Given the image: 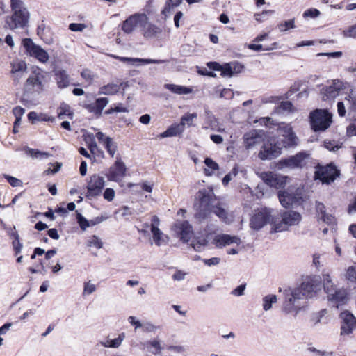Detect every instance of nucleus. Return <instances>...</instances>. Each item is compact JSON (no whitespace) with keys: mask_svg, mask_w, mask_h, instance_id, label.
<instances>
[{"mask_svg":"<svg viewBox=\"0 0 356 356\" xmlns=\"http://www.w3.org/2000/svg\"><path fill=\"white\" fill-rule=\"evenodd\" d=\"M211 211L214 213L220 219L223 221H225L227 219V212L225 209H223L220 204L213 206L211 209Z\"/></svg>","mask_w":356,"mask_h":356,"instance_id":"41","label":"nucleus"},{"mask_svg":"<svg viewBox=\"0 0 356 356\" xmlns=\"http://www.w3.org/2000/svg\"><path fill=\"white\" fill-rule=\"evenodd\" d=\"M50 165L51 166L44 172V174L47 175L54 174L58 172L61 168V163L58 162L54 164L51 163Z\"/></svg>","mask_w":356,"mask_h":356,"instance_id":"50","label":"nucleus"},{"mask_svg":"<svg viewBox=\"0 0 356 356\" xmlns=\"http://www.w3.org/2000/svg\"><path fill=\"white\" fill-rule=\"evenodd\" d=\"M211 209H210V207H208V206H203V207H201L200 205L199 206V208L197 209L195 214V218L196 219H198L199 220H203L206 218H207L211 213Z\"/></svg>","mask_w":356,"mask_h":356,"instance_id":"37","label":"nucleus"},{"mask_svg":"<svg viewBox=\"0 0 356 356\" xmlns=\"http://www.w3.org/2000/svg\"><path fill=\"white\" fill-rule=\"evenodd\" d=\"M58 118L59 119L64 118L65 116H67L70 119L73 118L74 113L70 109V106L63 102L60 106L57 108Z\"/></svg>","mask_w":356,"mask_h":356,"instance_id":"30","label":"nucleus"},{"mask_svg":"<svg viewBox=\"0 0 356 356\" xmlns=\"http://www.w3.org/2000/svg\"><path fill=\"white\" fill-rule=\"evenodd\" d=\"M76 218L80 228L82 230H86L88 227H90L89 220L84 218L81 213H77Z\"/></svg>","mask_w":356,"mask_h":356,"instance_id":"45","label":"nucleus"},{"mask_svg":"<svg viewBox=\"0 0 356 356\" xmlns=\"http://www.w3.org/2000/svg\"><path fill=\"white\" fill-rule=\"evenodd\" d=\"M22 44L26 54L31 57L35 58L42 63H45L49 60V56L48 53L40 46L35 44L32 39L28 38L23 39Z\"/></svg>","mask_w":356,"mask_h":356,"instance_id":"7","label":"nucleus"},{"mask_svg":"<svg viewBox=\"0 0 356 356\" xmlns=\"http://www.w3.org/2000/svg\"><path fill=\"white\" fill-rule=\"evenodd\" d=\"M166 88L172 92L179 95L189 94L192 92V89L191 88L175 84H167Z\"/></svg>","mask_w":356,"mask_h":356,"instance_id":"34","label":"nucleus"},{"mask_svg":"<svg viewBox=\"0 0 356 356\" xmlns=\"http://www.w3.org/2000/svg\"><path fill=\"white\" fill-rule=\"evenodd\" d=\"M213 241L216 247L220 248L232 243L238 244L241 242V240L238 237L236 236H232L226 234L217 235L214 238Z\"/></svg>","mask_w":356,"mask_h":356,"instance_id":"25","label":"nucleus"},{"mask_svg":"<svg viewBox=\"0 0 356 356\" xmlns=\"http://www.w3.org/2000/svg\"><path fill=\"white\" fill-rule=\"evenodd\" d=\"M108 103V99L106 97L97 98L94 103L88 104L85 106V108L92 113H94L96 116H100L102 115L104 108Z\"/></svg>","mask_w":356,"mask_h":356,"instance_id":"24","label":"nucleus"},{"mask_svg":"<svg viewBox=\"0 0 356 356\" xmlns=\"http://www.w3.org/2000/svg\"><path fill=\"white\" fill-rule=\"evenodd\" d=\"M54 76L58 88L64 89L70 85V77L65 70L55 71Z\"/></svg>","mask_w":356,"mask_h":356,"instance_id":"26","label":"nucleus"},{"mask_svg":"<svg viewBox=\"0 0 356 356\" xmlns=\"http://www.w3.org/2000/svg\"><path fill=\"white\" fill-rule=\"evenodd\" d=\"M191 245L195 251L200 252L202 250V248L207 245V241L204 238H195L192 241Z\"/></svg>","mask_w":356,"mask_h":356,"instance_id":"44","label":"nucleus"},{"mask_svg":"<svg viewBox=\"0 0 356 356\" xmlns=\"http://www.w3.org/2000/svg\"><path fill=\"white\" fill-rule=\"evenodd\" d=\"M340 336L350 337L356 329V318L353 313H340Z\"/></svg>","mask_w":356,"mask_h":356,"instance_id":"11","label":"nucleus"},{"mask_svg":"<svg viewBox=\"0 0 356 356\" xmlns=\"http://www.w3.org/2000/svg\"><path fill=\"white\" fill-rule=\"evenodd\" d=\"M143 31V36L145 38H152L161 32V30L157 26L147 22L145 27H142Z\"/></svg>","mask_w":356,"mask_h":356,"instance_id":"27","label":"nucleus"},{"mask_svg":"<svg viewBox=\"0 0 356 356\" xmlns=\"http://www.w3.org/2000/svg\"><path fill=\"white\" fill-rule=\"evenodd\" d=\"M277 196L280 204L286 209L291 207L299 201V198L295 194L289 193L286 191L280 190Z\"/></svg>","mask_w":356,"mask_h":356,"instance_id":"22","label":"nucleus"},{"mask_svg":"<svg viewBox=\"0 0 356 356\" xmlns=\"http://www.w3.org/2000/svg\"><path fill=\"white\" fill-rule=\"evenodd\" d=\"M272 218L271 213L267 208H261L254 211L250 220V227L256 231L270 222Z\"/></svg>","mask_w":356,"mask_h":356,"instance_id":"9","label":"nucleus"},{"mask_svg":"<svg viewBox=\"0 0 356 356\" xmlns=\"http://www.w3.org/2000/svg\"><path fill=\"white\" fill-rule=\"evenodd\" d=\"M96 291V286L92 284L90 281L85 282L83 285V295H89Z\"/></svg>","mask_w":356,"mask_h":356,"instance_id":"47","label":"nucleus"},{"mask_svg":"<svg viewBox=\"0 0 356 356\" xmlns=\"http://www.w3.org/2000/svg\"><path fill=\"white\" fill-rule=\"evenodd\" d=\"M195 118H197V113H187L181 117V123L185 124L186 122L188 125H191L193 120Z\"/></svg>","mask_w":356,"mask_h":356,"instance_id":"51","label":"nucleus"},{"mask_svg":"<svg viewBox=\"0 0 356 356\" xmlns=\"http://www.w3.org/2000/svg\"><path fill=\"white\" fill-rule=\"evenodd\" d=\"M315 169L314 179L327 185L334 182L341 175L340 170L332 162L324 165L318 163L315 166Z\"/></svg>","mask_w":356,"mask_h":356,"instance_id":"4","label":"nucleus"},{"mask_svg":"<svg viewBox=\"0 0 356 356\" xmlns=\"http://www.w3.org/2000/svg\"><path fill=\"white\" fill-rule=\"evenodd\" d=\"M220 259L218 257H212L211 259H202V261L204 262V264L209 266L217 265L220 263Z\"/></svg>","mask_w":356,"mask_h":356,"instance_id":"62","label":"nucleus"},{"mask_svg":"<svg viewBox=\"0 0 356 356\" xmlns=\"http://www.w3.org/2000/svg\"><path fill=\"white\" fill-rule=\"evenodd\" d=\"M122 84L108 83L99 88V93L106 95H113L118 93Z\"/></svg>","mask_w":356,"mask_h":356,"instance_id":"28","label":"nucleus"},{"mask_svg":"<svg viewBox=\"0 0 356 356\" xmlns=\"http://www.w3.org/2000/svg\"><path fill=\"white\" fill-rule=\"evenodd\" d=\"M10 236L13 238L12 241V245L14 251V254L15 256H17L21 252L23 248V245L19 240V236L17 232L15 231L10 234Z\"/></svg>","mask_w":356,"mask_h":356,"instance_id":"31","label":"nucleus"},{"mask_svg":"<svg viewBox=\"0 0 356 356\" xmlns=\"http://www.w3.org/2000/svg\"><path fill=\"white\" fill-rule=\"evenodd\" d=\"M197 197L201 207L208 206L210 207V203L212 199V195L206 190L199 191Z\"/></svg>","mask_w":356,"mask_h":356,"instance_id":"36","label":"nucleus"},{"mask_svg":"<svg viewBox=\"0 0 356 356\" xmlns=\"http://www.w3.org/2000/svg\"><path fill=\"white\" fill-rule=\"evenodd\" d=\"M278 131L283 137L280 143L284 148L296 147L298 143V138L293 130V127L289 124H283L279 126Z\"/></svg>","mask_w":356,"mask_h":356,"instance_id":"10","label":"nucleus"},{"mask_svg":"<svg viewBox=\"0 0 356 356\" xmlns=\"http://www.w3.org/2000/svg\"><path fill=\"white\" fill-rule=\"evenodd\" d=\"M323 286L327 296L337 289L329 274L323 275Z\"/></svg>","mask_w":356,"mask_h":356,"instance_id":"33","label":"nucleus"},{"mask_svg":"<svg viewBox=\"0 0 356 356\" xmlns=\"http://www.w3.org/2000/svg\"><path fill=\"white\" fill-rule=\"evenodd\" d=\"M307 318L312 325H316L318 323L326 324L330 320L329 318L325 317L323 313H310V315L307 317Z\"/></svg>","mask_w":356,"mask_h":356,"instance_id":"29","label":"nucleus"},{"mask_svg":"<svg viewBox=\"0 0 356 356\" xmlns=\"http://www.w3.org/2000/svg\"><path fill=\"white\" fill-rule=\"evenodd\" d=\"M29 154L33 158H38L49 156V154L47 152H41L34 149H29Z\"/></svg>","mask_w":356,"mask_h":356,"instance_id":"56","label":"nucleus"},{"mask_svg":"<svg viewBox=\"0 0 356 356\" xmlns=\"http://www.w3.org/2000/svg\"><path fill=\"white\" fill-rule=\"evenodd\" d=\"M151 232L153 235V239L155 244L158 246H160L162 243V232L159 229V227H153L151 229Z\"/></svg>","mask_w":356,"mask_h":356,"instance_id":"43","label":"nucleus"},{"mask_svg":"<svg viewBox=\"0 0 356 356\" xmlns=\"http://www.w3.org/2000/svg\"><path fill=\"white\" fill-rule=\"evenodd\" d=\"M282 217V221L274 225V229L276 232L285 230L289 226L298 224L301 220V215L298 212L293 211H284Z\"/></svg>","mask_w":356,"mask_h":356,"instance_id":"13","label":"nucleus"},{"mask_svg":"<svg viewBox=\"0 0 356 356\" xmlns=\"http://www.w3.org/2000/svg\"><path fill=\"white\" fill-rule=\"evenodd\" d=\"M147 348L150 353L154 355L159 354L162 350L160 341L157 339L148 341L147 343Z\"/></svg>","mask_w":356,"mask_h":356,"instance_id":"40","label":"nucleus"},{"mask_svg":"<svg viewBox=\"0 0 356 356\" xmlns=\"http://www.w3.org/2000/svg\"><path fill=\"white\" fill-rule=\"evenodd\" d=\"M5 178L8 181V182L13 186V187H17V186H22V181L14 177L10 176V175H6Z\"/></svg>","mask_w":356,"mask_h":356,"instance_id":"53","label":"nucleus"},{"mask_svg":"<svg viewBox=\"0 0 356 356\" xmlns=\"http://www.w3.org/2000/svg\"><path fill=\"white\" fill-rule=\"evenodd\" d=\"M88 245L90 246H94L97 249H100L103 246V243L96 235H92L88 241Z\"/></svg>","mask_w":356,"mask_h":356,"instance_id":"48","label":"nucleus"},{"mask_svg":"<svg viewBox=\"0 0 356 356\" xmlns=\"http://www.w3.org/2000/svg\"><path fill=\"white\" fill-rule=\"evenodd\" d=\"M10 8L13 14L8 17L6 20L9 28L14 30L26 27L29 19V13L24 7L23 1L21 0H10Z\"/></svg>","mask_w":356,"mask_h":356,"instance_id":"3","label":"nucleus"},{"mask_svg":"<svg viewBox=\"0 0 356 356\" xmlns=\"http://www.w3.org/2000/svg\"><path fill=\"white\" fill-rule=\"evenodd\" d=\"M182 0H166L164 8L161 10V14L166 16L172 8L179 6Z\"/></svg>","mask_w":356,"mask_h":356,"instance_id":"38","label":"nucleus"},{"mask_svg":"<svg viewBox=\"0 0 356 356\" xmlns=\"http://www.w3.org/2000/svg\"><path fill=\"white\" fill-rule=\"evenodd\" d=\"M322 280L318 275H309L302 279L300 287L285 290L284 307L289 312H298L307 306L308 298L321 290Z\"/></svg>","mask_w":356,"mask_h":356,"instance_id":"1","label":"nucleus"},{"mask_svg":"<svg viewBox=\"0 0 356 356\" xmlns=\"http://www.w3.org/2000/svg\"><path fill=\"white\" fill-rule=\"evenodd\" d=\"M207 66L212 70L220 71L222 69V65L216 61H211L207 63Z\"/></svg>","mask_w":356,"mask_h":356,"instance_id":"63","label":"nucleus"},{"mask_svg":"<svg viewBox=\"0 0 356 356\" xmlns=\"http://www.w3.org/2000/svg\"><path fill=\"white\" fill-rule=\"evenodd\" d=\"M310 124L314 131H323L331 124L332 115L327 110L316 109L309 114Z\"/></svg>","mask_w":356,"mask_h":356,"instance_id":"5","label":"nucleus"},{"mask_svg":"<svg viewBox=\"0 0 356 356\" xmlns=\"http://www.w3.org/2000/svg\"><path fill=\"white\" fill-rule=\"evenodd\" d=\"M261 179L268 186L276 189H282L285 187L288 177L274 173L273 172H265L261 173Z\"/></svg>","mask_w":356,"mask_h":356,"instance_id":"14","label":"nucleus"},{"mask_svg":"<svg viewBox=\"0 0 356 356\" xmlns=\"http://www.w3.org/2000/svg\"><path fill=\"white\" fill-rule=\"evenodd\" d=\"M175 230L179 235L180 239L187 243L193 234L192 226L187 220H184L175 225Z\"/></svg>","mask_w":356,"mask_h":356,"instance_id":"21","label":"nucleus"},{"mask_svg":"<svg viewBox=\"0 0 356 356\" xmlns=\"http://www.w3.org/2000/svg\"><path fill=\"white\" fill-rule=\"evenodd\" d=\"M220 71L221 72V76H232L234 74L230 65L228 63L223 66L222 65V69Z\"/></svg>","mask_w":356,"mask_h":356,"instance_id":"55","label":"nucleus"},{"mask_svg":"<svg viewBox=\"0 0 356 356\" xmlns=\"http://www.w3.org/2000/svg\"><path fill=\"white\" fill-rule=\"evenodd\" d=\"M329 302L333 307L339 308L340 306L347 304L350 300V296L346 289H336L327 296Z\"/></svg>","mask_w":356,"mask_h":356,"instance_id":"17","label":"nucleus"},{"mask_svg":"<svg viewBox=\"0 0 356 356\" xmlns=\"http://www.w3.org/2000/svg\"><path fill=\"white\" fill-rule=\"evenodd\" d=\"M86 27V24L82 23H71L69 25V29L72 31H82Z\"/></svg>","mask_w":356,"mask_h":356,"instance_id":"58","label":"nucleus"},{"mask_svg":"<svg viewBox=\"0 0 356 356\" xmlns=\"http://www.w3.org/2000/svg\"><path fill=\"white\" fill-rule=\"evenodd\" d=\"M282 147L275 136L268 137L264 143L258 156L261 160L273 159L281 154Z\"/></svg>","mask_w":356,"mask_h":356,"instance_id":"6","label":"nucleus"},{"mask_svg":"<svg viewBox=\"0 0 356 356\" xmlns=\"http://www.w3.org/2000/svg\"><path fill=\"white\" fill-rule=\"evenodd\" d=\"M277 298L276 295L269 294L263 298V309L266 311L272 308V305L276 303Z\"/></svg>","mask_w":356,"mask_h":356,"instance_id":"39","label":"nucleus"},{"mask_svg":"<svg viewBox=\"0 0 356 356\" xmlns=\"http://www.w3.org/2000/svg\"><path fill=\"white\" fill-rule=\"evenodd\" d=\"M295 27L294 19H290L288 21H284L281 22L278 25V28L281 31H286L290 29H293Z\"/></svg>","mask_w":356,"mask_h":356,"instance_id":"46","label":"nucleus"},{"mask_svg":"<svg viewBox=\"0 0 356 356\" xmlns=\"http://www.w3.org/2000/svg\"><path fill=\"white\" fill-rule=\"evenodd\" d=\"M47 82V72L39 67L33 68L24 83L21 102L25 104L30 102V98L33 95L42 92Z\"/></svg>","mask_w":356,"mask_h":356,"instance_id":"2","label":"nucleus"},{"mask_svg":"<svg viewBox=\"0 0 356 356\" xmlns=\"http://www.w3.org/2000/svg\"><path fill=\"white\" fill-rule=\"evenodd\" d=\"M81 76L89 83H90L93 80V76L91 74V72L88 69H83L81 72Z\"/></svg>","mask_w":356,"mask_h":356,"instance_id":"57","label":"nucleus"},{"mask_svg":"<svg viewBox=\"0 0 356 356\" xmlns=\"http://www.w3.org/2000/svg\"><path fill=\"white\" fill-rule=\"evenodd\" d=\"M124 338L125 334L124 332L120 334L117 338L111 339L112 343L111 346H112V348H118L121 345Z\"/></svg>","mask_w":356,"mask_h":356,"instance_id":"54","label":"nucleus"},{"mask_svg":"<svg viewBox=\"0 0 356 356\" xmlns=\"http://www.w3.org/2000/svg\"><path fill=\"white\" fill-rule=\"evenodd\" d=\"M99 143L102 144L108 153V154L113 157L117 151V144L113 139L108 136H106L104 133L99 131L95 135Z\"/></svg>","mask_w":356,"mask_h":356,"instance_id":"20","label":"nucleus"},{"mask_svg":"<svg viewBox=\"0 0 356 356\" xmlns=\"http://www.w3.org/2000/svg\"><path fill=\"white\" fill-rule=\"evenodd\" d=\"M148 17L144 13L131 15L122 23L121 29L127 34L131 33L137 26L145 27Z\"/></svg>","mask_w":356,"mask_h":356,"instance_id":"8","label":"nucleus"},{"mask_svg":"<svg viewBox=\"0 0 356 356\" xmlns=\"http://www.w3.org/2000/svg\"><path fill=\"white\" fill-rule=\"evenodd\" d=\"M103 196L104 199L111 202L114 199L115 191L113 188H108L104 191Z\"/></svg>","mask_w":356,"mask_h":356,"instance_id":"59","label":"nucleus"},{"mask_svg":"<svg viewBox=\"0 0 356 356\" xmlns=\"http://www.w3.org/2000/svg\"><path fill=\"white\" fill-rule=\"evenodd\" d=\"M321 13L320 11L316 8H309L306 10L303 13V17L305 18L311 17V18H316L320 15Z\"/></svg>","mask_w":356,"mask_h":356,"instance_id":"49","label":"nucleus"},{"mask_svg":"<svg viewBox=\"0 0 356 356\" xmlns=\"http://www.w3.org/2000/svg\"><path fill=\"white\" fill-rule=\"evenodd\" d=\"M24 109L19 106H15L13 108V112L14 115L16 116V121L15 122V124H17V121L19 120V118L24 114Z\"/></svg>","mask_w":356,"mask_h":356,"instance_id":"61","label":"nucleus"},{"mask_svg":"<svg viewBox=\"0 0 356 356\" xmlns=\"http://www.w3.org/2000/svg\"><path fill=\"white\" fill-rule=\"evenodd\" d=\"M234 96L232 90L229 88H223L220 94V97L225 99H232Z\"/></svg>","mask_w":356,"mask_h":356,"instance_id":"60","label":"nucleus"},{"mask_svg":"<svg viewBox=\"0 0 356 356\" xmlns=\"http://www.w3.org/2000/svg\"><path fill=\"white\" fill-rule=\"evenodd\" d=\"M10 77L13 85L17 86L19 83L23 74L26 71V63L22 60H14L10 63Z\"/></svg>","mask_w":356,"mask_h":356,"instance_id":"15","label":"nucleus"},{"mask_svg":"<svg viewBox=\"0 0 356 356\" xmlns=\"http://www.w3.org/2000/svg\"><path fill=\"white\" fill-rule=\"evenodd\" d=\"M346 99L348 102L350 109L356 111V98L352 97L351 95H348Z\"/></svg>","mask_w":356,"mask_h":356,"instance_id":"64","label":"nucleus"},{"mask_svg":"<svg viewBox=\"0 0 356 356\" xmlns=\"http://www.w3.org/2000/svg\"><path fill=\"white\" fill-rule=\"evenodd\" d=\"M264 131L261 130H251L244 135V142L248 148L259 144L263 139Z\"/></svg>","mask_w":356,"mask_h":356,"instance_id":"23","label":"nucleus"},{"mask_svg":"<svg viewBox=\"0 0 356 356\" xmlns=\"http://www.w3.org/2000/svg\"><path fill=\"white\" fill-rule=\"evenodd\" d=\"M308 156L309 154L305 152H298L294 156L282 159V163L291 168H302L306 165L305 160Z\"/></svg>","mask_w":356,"mask_h":356,"instance_id":"19","label":"nucleus"},{"mask_svg":"<svg viewBox=\"0 0 356 356\" xmlns=\"http://www.w3.org/2000/svg\"><path fill=\"white\" fill-rule=\"evenodd\" d=\"M280 108L284 111L293 112L294 107L290 101L282 102L280 104Z\"/></svg>","mask_w":356,"mask_h":356,"instance_id":"52","label":"nucleus"},{"mask_svg":"<svg viewBox=\"0 0 356 356\" xmlns=\"http://www.w3.org/2000/svg\"><path fill=\"white\" fill-rule=\"evenodd\" d=\"M104 185L105 182L102 177L96 174L91 175L88 182L86 197L92 198L100 195Z\"/></svg>","mask_w":356,"mask_h":356,"instance_id":"12","label":"nucleus"},{"mask_svg":"<svg viewBox=\"0 0 356 356\" xmlns=\"http://www.w3.org/2000/svg\"><path fill=\"white\" fill-rule=\"evenodd\" d=\"M279 47V44L277 42H275L268 46H263L259 44H250L248 45V48L250 50L255 51H271L274 49H277Z\"/></svg>","mask_w":356,"mask_h":356,"instance_id":"32","label":"nucleus"},{"mask_svg":"<svg viewBox=\"0 0 356 356\" xmlns=\"http://www.w3.org/2000/svg\"><path fill=\"white\" fill-rule=\"evenodd\" d=\"M204 163L207 167V168L204 169V172L206 176L212 175L213 172L219 168L218 164L211 158H206Z\"/></svg>","mask_w":356,"mask_h":356,"instance_id":"35","label":"nucleus"},{"mask_svg":"<svg viewBox=\"0 0 356 356\" xmlns=\"http://www.w3.org/2000/svg\"><path fill=\"white\" fill-rule=\"evenodd\" d=\"M344 83L338 79L334 80L332 85L325 86L321 90L322 98L323 100H330L334 99L339 92L343 89Z\"/></svg>","mask_w":356,"mask_h":356,"instance_id":"18","label":"nucleus"},{"mask_svg":"<svg viewBox=\"0 0 356 356\" xmlns=\"http://www.w3.org/2000/svg\"><path fill=\"white\" fill-rule=\"evenodd\" d=\"M127 168L120 158L110 167L106 176L108 180L118 182L125 176Z\"/></svg>","mask_w":356,"mask_h":356,"instance_id":"16","label":"nucleus"},{"mask_svg":"<svg viewBox=\"0 0 356 356\" xmlns=\"http://www.w3.org/2000/svg\"><path fill=\"white\" fill-rule=\"evenodd\" d=\"M346 280L354 284H356V268L353 266H349L346 273Z\"/></svg>","mask_w":356,"mask_h":356,"instance_id":"42","label":"nucleus"}]
</instances>
